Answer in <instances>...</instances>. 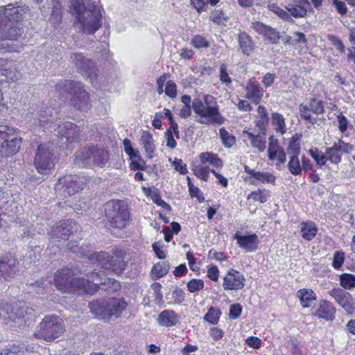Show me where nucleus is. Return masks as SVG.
Wrapping results in <instances>:
<instances>
[{
	"mask_svg": "<svg viewBox=\"0 0 355 355\" xmlns=\"http://www.w3.org/2000/svg\"><path fill=\"white\" fill-rule=\"evenodd\" d=\"M185 294L184 292L180 288H175L172 292V299L173 303L180 304L184 301Z\"/></svg>",
	"mask_w": 355,
	"mask_h": 355,
	"instance_id": "nucleus-56",
	"label": "nucleus"
},
{
	"mask_svg": "<svg viewBox=\"0 0 355 355\" xmlns=\"http://www.w3.org/2000/svg\"><path fill=\"white\" fill-rule=\"evenodd\" d=\"M58 134L62 139H65L66 142L76 141L80 136L78 126L71 122H65L58 127Z\"/></svg>",
	"mask_w": 355,
	"mask_h": 355,
	"instance_id": "nucleus-24",
	"label": "nucleus"
},
{
	"mask_svg": "<svg viewBox=\"0 0 355 355\" xmlns=\"http://www.w3.org/2000/svg\"><path fill=\"white\" fill-rule=\"evenodd\" d=\"M110 159L107 150L98 147L83 148L76 153L75 163L85 167H103Z\"/></svg>",
	"mask_w": 355,
	"mask_h": 355,
	"instance_id": "nucleus-8",
	"label": "nucleus"
},
{
	"mask_svg": "<svg viewBox=\"0 0 355 355\" xmlns=\"http://www.w3.org/2000/svg\"><path fill=\"white\" fill-rule=\"evenodd\" d=\"M192 171L195 175L204 181H207L209 173L211 170L209 167L198 165L195 166Z\"/></svg>",
	"mask_w": 355,
	"mask_h": 355,
	"instance_id": "nucleus-50",
	"label": "nucleus"
},
{
	"mask_svg": "<svg viewBox=\"0 0 355 355\" xmlns=\"http://www.w3.org/2000/svg\"><path fill=\"white\" fill-rule=\"evenodd\" d=\"M302 236L306 241L312 240L316 234L317 228L312 223H302L301 224Z\"/></svg>",
	"mask_w": 355,
	"mask_h": 355,
	"instance_id": "nucleus-35",
	"label": "nucleus"
},
{
	"mask_svg": "<svg viewBox=\"0 0 355 355\" xmlns=\"http://www.w3.org/2000/svg\"><path fill=\"white\" fill-rule=\"evenodd\" d=\"M85 184V179L76 175H68L60 178L55 185V190L60 197L71 196L82 190Z\"/></svg>",
	"mask_w": 355,
	"mask_h": 355,
	"instance_id": "nucleus-13",
	"label": "nucleus"
},
{
	"mask_svg": "<svg viewBox=\"0 0 355 355\" xmlns=\"http://www.w3.org/2000/svg\"><path fill=\"white\" fill-rule=\"evenodd\" d=\"M170 269V265L168 262H162L155 264L152 269V272L157 278H160L167 274Z\"/></svg>",
	"mask_w": 355,
	"mask_h": 355,
	"instance_id": "nucleus-43",
	"label": "nucleus"
},
{
	"mask_svg": "<svg viewBox=\"0 0 355 355\" xmlns=\"http://www.w3.org/2000/svg\"><path fill=\"white\" fill-rule=\"evenodd\" d=\"M125 254L122 251H116L110 255L108 270H112L115 274L121 275L125 270L126 262Z\"/></svg>",
	"mask_w": 355,
	"mask_h": 355,
	"instance_id": "nucleus-26",
	"label": "nucleus"
},
{
	"mask_svg": "<svg viewBox=\"0 0 355 355\" xmlns=\"http://www.w3.org/2000/svg\"><path fill=\"white\" fill-rule=\"evenodd\" d=\"M340 286L345 289L350 290L355 287V275L344 273L340 276Z\"/></svg>",
	"mask_w": 355,
	"mask_h": 355,
	"instance_id": "nucleus-41",
	"label": "nucleus"
},
{
	"mask_svg": "<svg viewBox=\"0 0 355 355\" xmlns=\"http://www.w3.org/2000/svg\"><path fill=\"white\" fill-rule=\"evenodd\" d=\"M19 270L18 261L12 256L0 258V281H10Z\"/></svg>",
	"mask_w": 355,
	"mask_h": 355,
	"instance_id": "nucleus-18",
	"label": "nucleus"
},
{
	"mask_svg": "<svg viewBox=\"0 0 355 355\" xmlns=\"http://www.w3.org/2000/svg\"><path fill=\"white\" fill-rule=\"evenodd\" d=\"M329 294L335 299L349 314H352L354 307L351 303V295L342 288H334L329 291Z\"/></svg>",
	"mask_w": 355,
	"mask_h": 355,
	"instance_id": "nucleus-21",
	"label": "nucleus"
},
{
	"mask_svg": "<svg viewBox=\"0 0 355 355\" xmlns=\"http://www.w3.org/2000/svg\"><path fill=\"white\" fill-rule=\"evenodd\" d=\"M309 155L320 166H324L327 160V155L319 150L318 148L310 149Z\"/></svg>",
	"mask_w": 355,
	"mask_h": 355,
	"instance_id": "nucleus-46",
	"label": "nucleus"
},
{
	"mask_svg": "<svg viewBox=\"0 0 355 355\" xmlns=\"http://www.w3.org/2000/svg\"><path fill=\"white\" fill-rule=\"evenodd\" d=\"M64 331L62 320L57 315H51L43 318L33 336L37 339L51 341L60 336Z\"/></svg>",
	"mask_w": 355,
	"mask_h": 355,
	"instance_id": "nucleus-6",
	"label": "nucleus"
},
{
	"mask_svg": "<svg viewBox=\"0 0 355 355\" xmlns=\"http://www.w3.org/2000/svg\"><path fill=\"white\" fill-rule=\"evenodd\" d=\"M267 8L270 11L275 13L281 19L285 21L292 20L289 13L279 7L276 3H269L268 4Z\"/></svg>",
	"mask_w": 355,
	"mask_h": 355,
	"instance_id": "nucleus-44",
	"label": "nucleus"
},
{
	"mask_svg": "<svg viewBox=\"0 0 355 355\" xmlns=\"http://www.w3.org/2000/svg\"><path fill=\"white\" fill-rule=\"evenodd\" d=\"M130 166V168L133 171H144L146 168V162L142 158L131 161Z\"/></svg>",
	"mask_w": 355,
	"mask_h": 355,
	"instance_id": "nucleus-62",
	"label": "nucleus"
},
{
	"mask_svg": "<svg viewBox=\"0 0 355 355\" xmlns=\"http://www.w3.org/2000/svg\"><path fill=\"white\" fill-rule=\"evenodd\" d=\"M245 343L254 349H259L261 347L262 342L258 337L250 336L246 339Z\"/></svg>",
	"mask_w": 355,
	"mask_h": 355,
	"instance_id": "nucleus-64",
	"label": "nucleus"
},
{
	"mask_svg": "<svg viewBox=\"0 0 355 355\" xmlns=\"http://www.w3.org/2000/svg\"><path fill=\"white\" fill-rule=\"evenodd\" d=\"M233 238L236 240L238 245L247 252H254L258 248L259 239L256 234L243 236L237 232Z\"/></svg>",
	"mask_w": 355,
	"mask_h": 355,
	"instance_id": "nucleus-22",
	"label": "nucleus"
},
{
	"mask_svg": "<svg viewBox=\"0 0 355 355\" xmlns=\"http://www.w3.org/2000/svg\"><path fill=\"white\" fill-rule=\"evenodd\" d=\"M22 139L13 129L8 126L0 127V157H7L16 154L21 145Z\"/></svg>",
	"mask_w": 355,
	"mask_h": 355,
	"instance_id": "nucleus-9",
	"label": "nucleus"
},
{
	"mask_svg": "<svg viewBox=\"0 0 355 355\" xmlns=\"http://www.w3.org/2000/svg\"><path fill=\"white\" fill-rule=\"evenodd\" d=\"M205 284L203 280L198 279H192L187 283V288L190 293H195L196 291L202 290Z\"/></svg>",
	"mask_w": 355,
	"mask_h": 355,
	"instance_id": "nucleus-52",
	"label": "nucleus"
},
{
	"mask_svg": "<svg viewBox=\"0 0 355 355\" xmlns=\"http://www.w3.org/2000/svg\"><path fill=\"white\" fill-rule=\"evenodd\" d=\"M332 4L335 6L337 12L341 15H345L347 12V8L345 3L339 0H332Z\"/></svg>",
	"mask_w": 355,
	"mask_h": 355,
	"instance_id": "nucleus-63",
	"label": "nucleus"
},
{
	"mask_svg": "<svg viewBox=\"0 0 355 355\" xmlns=\"http://www.w3.org/2000/svg\"><path fill=\"white\" fill-rule=\"evenodd\" d=\"M221 312L219 309L211 306L204 315V320L211 324H216L218 322Z\"/></svg>",
	"mask_w": 355,
	"mask_h": 355,
	"instance_id": "nucleus-42",
	"label": "nucleus"
},
{
	"mask_svg": "<svg viewBox=\"0 0 355 355\" xmlns=\"http://www.w3.org/2000/svg\"><path fill=\"white\" fill-rule=\"evenodd\" d=\"M90 312L98 319L114 320L127 308L126 302L121 298L109 297L94 300L89 304Z\"/></svg>",
	"mask_w": 355,
	"mask_h": 355,
	"instance_id": "nucleus-4",
	"label": "nucleus"
},
{
	"mask_svg": "<svg viewBox=\"0 0 355 355\" xmlns=\"http://www.w3.org/2000/svg\"><path fill=\"white\" fill-rule=\"evenodd\" d=\"M165 94L170 98H173L177 96V86L174 82L169 80L166 84Z\"/></svg>",
	"mask_w": 355,
	"mask_h": 355,
	"instance_id": "nucleus-58",
	"label": "nucleus"
},
{
	"mask_svg": "<svg viewBox=\"0 0 355 355\" xmlns=\"http://www.w3.org/2000/svg\"><path fill=\"white\" fill-rule=\"evenodd\" d=\"M297 297L304 308L309 307L312 302L316 300V294L311 290L302 288L297 292Z\"/></svg>",
	"mask_w": 355,
	"mask_h": 355,
	"instance_id": "nucleus-31",
	"label": "nucleus"
},
{
	"mask_svg": "<svg viewBox=\"0 0 355 355\" xmlns=\"http://www.w3.org/2000/svg\"><path fill=\"white\" fill-rule=\"evenodd\" d=\"M325 154L327 155V160L334 164H338L341 160V153L338 149V146L336 142L334 143L333 146L327 148L325 150Z\"/></svg>",
	"mask_w": 355,
	"mask_h": 355,
	"instance_id": "nucleus-38",
	"label": "nucleus"
},
{
	"mask_svg": "<svg viewBox=\"0 0 355 355\" xmlns=\"http://www.w3.org/2000/svg\"><path fill=\"white\" fill-rule=\"evenodd\" d=\"M324 103L322 100L311 98L300 106V117L309 123L314 124L319 116L324 112Z\"/></svg>",
	"mask_w": 355,
	"mask_h": 355,
	"instance_id": "nucleus-14",
	"label": "nucleus"
},
{
	"mask_svg": "<svg viewBox=\"0 0 355 355\" xmlns=\"http://www.w3.org/2000/svg\"><path fill=\"white\" fill-rule=\"evenodd\" d=\"M243 135H247L248 139H250L252 147L257 148L260 152L265 150L266 143L265 134L255 135L248 131H243Z\"/></svg>",
	"mask_w": 355,
	"mask_h": 355,
	"instance_id": "nucleus-33",
	"label": "nucleus"
},
{
	"mask_svg": "<svg viewBox=\"0 0 355 355\" xmlns=\"http://www.w3.org/2000/svg\"><path fill=\"white\" fill-rule=\"evenodd\" d=\"M219 78L220 80L227 85L232 83V79L228 75V73L227 71V66L225 64H222L220 67Z\"/></svg>",
	"mask_w": 355,
	"mask_h": 355,
	"instance_id": "nucleus-57",
	"label": "nucleus"
},
{
	"mask_svg": "<svg viewBox=\"0 0 355 355\" xmlns=\"http://www.w3.org/2000/svg\"><path fill=\"white\" fill-rule=\"evenodd\" d=\"M272 44L277 43L279 40V33L272 27L269 26L264 35Z\"/></svg>",
	"mask_w": 355,
	"mask_h": 355,
	"instance_id": "nucleus-59",
	"label": "nucleus"
},
{
	"mask_svg": "<svg viewBox=\"0 0 355 355\" xmlns=\"http://www.w3.org/2000/svg\"><path fill=\"white\" fill-rule=\"evenodd\" d=\"M151 288L155 293V301L157 304L163 302V295L161 292L162 285L159 282L153 283Z\"/></svg>",
	"mask_w": 355,
	"mask_h": 355,
	"instance_id": "nucleus-55",
	"label": "nucleus"
},
{
	"mask_svg": "<svg viewBox=\"0 0 355 355\" xmlns=\"http://www.w3.org/2000/svg\"><path fill=\"white\" fill-rule=\"evenodd\" d=\"M210 19L218 25H225L228 18L222 10H214L211 12Z\"/></svg>",
	"mask_w": 355,
	"mask_h": 355,
	"instance_id": "nucleus-47",
	"label": "nucleus"
},
{
	"mask_svg": "<svg viewBox=\"0 0 355 355\" xmlns=\"http://www.w3.org/2000/svg\"><path fill=\"white\" fill-rule=\"evenodd\" d=\"M242 306L239 304H232L230 307L229 315L231 318L236 319L241 313Z\"/></svg>",
	"mask_w": 355,
	"mask_h": 355,
	"instance_id": "nucleus-61",
	"label": "nucleus"
},
{
	"mask_svg": "<svg viewBox=\"0 0 355 355\" xmlns=\"http://www.w3.org/2000/svg\"><path fill=\"white\" fill-rule=\"evenodd\" d=\"M192 108L194 112L200 118L197 121L201 124H219L224 123L225 119L219 112V107H207L203 102L195 98L192 102Z\"/></svg>",
	"mask_w": 355,
	"mask_h": 355,
	"instance_id": "nucleus-11",
	"label": "nucleus"
},
{
	"mask_svg": "<svg viewBox=\"0 0 355 355\" xmlns=\"http://www.w3.org/2000/svg\"><path fill=\"white\" fill-rule=\"evenodd\" d=\"M287 167L289 172L293 175H300L302 173V168H301L300 160L296 154L290 156Z\"/></svg>",
	"mask_w": 355,
	"mask_h": 355,
	"instance_id": "nucleus-39",
	"label": "nucleus"
},
{
	"mask_svg": "<svg viewBox=\"0 0 355 355\" xmlns=\"http://www.w3.org/2000/svg\"><path fill=\"white\" fill-rule=\"evenodd\" d=\"M106 225L110 230H122L129 219V212L125 203L109 201L105 205Z\"/></svg>",
	"mask_w": 355,
	"mask_h": 355,
	"instance_id": "nucleus-7",
	"label": "nucleus"
},
{
	"mask_svg": "<svg viewBox=\"0 0 355 355\" xmlns=\"http://www.w3.org/2000/svg\"><path fill=\"white\" fill-rule=\"evenodd\" d=\"M63 86L68 93L73 95L72 103L75 107L82 112L87 111L91 107L88 93L82 83L66 80Z\"/></svg>",
	"mask_w": 355,
	"mask_h": 355,
	"instance_id": "nucleus-10",
	"label": "nucleus"
},
{
	"mask_svg": "<svg viewBox=\"0 0 355 355\" xmlns=\"http://www.w3.org/2000/svg\"><path fill=\"white\" fill-rule=\"evenodd\" d=\"M83 273L92 281H98L99 277V272H96V269L87 273L85 270L82 271L77 268L75 269L64 268L58 270L55 274V286L58 290L63 293L76 292L88 295H93L99 289L110 293L119 289L120 284L114 279L107 277L103 282L101 280L99 283H92L88 279L80 278L79 274Z\"/></svg>",
	"mask_w": 355,
	"mask_h": 355,
	"instance_id": "nucleus-1",
	"label": "nucleus"
},
{
	"mask_svg": "<svg viewBox=\"0 0 355 355\" xmlns=\"http://www.w3.org/2000/svg\"><path fill=\"white\" fill-rule=\"evenodd\" d=\"M244 276L239 271L232 269L224 277L223 288L225 290H239L243 288Z\"/></svg>",
	"mask_w": 355,
	"mask_h": 355,
	"instance_id": "nucleus-20",
	"label": "nucleus"
},
{
	"mask_svg": "<svg viewBox=\"0 0 355 355\" xmlns=\"http://www.w3.org/2000/svg\"><path fill=\"white\" fill-rule=\"evenodd\" d=\"M141 140L145 150L146 157L153 159L156 150V145L153 135L147 131H144L141 135Z\"/></svg>",
	"mask_w": 355,
	"mask_h": 355,
	"instance_id": "nucleus-28",
	"label": "nucleus"
},
{
	"mask_svg": "<svg viewBox=\"0 0 355 355\" xmlns=\"http://www.w3.org/2000/svg\"><path fill=\"white\" fill-rule=\"evenodd\" d=\"M336 309L327 300H320L315 308L313 314L318 318L332 321L335 318Z\"/></svg>",
	"mask_w": 355,
	"mask_h": 355,
	"instance_id": "nucleus-23",
	"label": "nucleus"
},
{
	"mask_svg": "<svg viewBox=\"0 0 355 355\" xmlns=\"http://www.w3.org/2000/svg\"><path fill=\"white\" fill-rule=\"evenodd\" d=\"M191 44L196 49L207 48L209 42L207 38L200 35H195L191 40Z\"/></svg>",
	"mask_w": 355,
	"mask_h": 355,
	"instance_id": "nucleus-51",
	"label": "nucleus"
},
{
	"mask_svg": "<svg viewBox=\"0 0 355 355\" xmlns=\"http://www.w3.org/2000/svg\"><path fill=\"white\" fill-rule=\"evenodd\" d=\"M30 345L25 346L23 343H13L1 350L0 355H26L33 349Z\"/></svg>",
	"mask_w": 355,
	"mask_h": 355,
	"instance_id": "nucleus-29",
	"label": "nucleus"
},
{
	"mask_svg": "<svg viewBox=\"0 0 355 355\" xmlns=\"http://www.w3.org/2000/svg\"><path fill=\"white\" fill-rule=\"evenodd\" d=\"M257 126L260 130H264L266 125L268 123V116L266 109L263 106L259 105L257 108Z\"/></svg>",
	"mask_w": 355,
	"mask_h": 355,
	"instance_id": "nucleus-40",
	"label": "nucleus"
},
{
	"mask_svg": "<svg viewBox=\"0 0 355 355\" xmlns=\"http://www.w3.org/2000/svg\"><path fill=\"white\" fill-rule=\"evenodd\" d=\"M69 249L79 257H87L89 259L95 264L101 266V268L108 270L110 264V255L106 252H99L96 253H89L86 252L83 248L75 245L73 242L68 244Z\"/></svg>",
	"mask_w": 355,
	"mask_h": 355,
	"instance_id": "nucleus-16",
	"label": "nucleus"
},
{
	"mask_svg": "<svg viewBox=\"0 0 355 355\" xmlns=\"http://www.w3.org/2000/svg\"><path fill=\"white\" fill-rule=\"evenodd\" d=\"M70 61L80 71L85 73L91 80L96 78V68L94 62L89 58H86L81 53H74L71 55Z\"/></svg>",
	"mask_w": 355,
	"mask_h": 355,
	"instance_id": "nucleus-17",
	"label": "nucleus"
},
{
	"mask_svg": "<svg viewBox=\"0 0 355 355\" xmlns=\"http://www.w3.org/2000/svg\"><path fill=\"white\" fill-rule=\"evenodd\" d=\"M275 175L270 173L256 171L253 178L250 180V183L253 185H257V182H261L262 183H271L275 184Z\"/></svg>",
	"mask_w": 355,
	"mask_h": 355,
	"instance_id": "nucleus-34",
	"label": "nucleus"
},
{
	"mask_svg": "<svg viewBox=\"0 0 355 355\" xmlns=\"http://www.w3.org/2000/svg\"><path fill=\"white\" fill-rule=\"evenodd\" d=\"M78 226L76 223L72 220L60 221L58 225L54 226L49 233L50 242L53 246L58 245L62 241L68 240L69 237L76 232Z\"/></svg>",
	"mask_w": 355,
	"mask_h": 355,
	"instance_id": "nucleus-15",
	"label": "nucleus"
},
{
	"mask_svg": "<svg viewBox=\"0 0 355 355\" xmlns=\"http://www.w3.org/2000/svg\"><path fill=\"white\" fill-rule=\"evenodd\" d=\"M246 96L248 98L252 99L253 102L258 104L263 95V89L255 83L250 81L245 86Z\"/></svg>",
	"mask_w": 355,
	"mask_h": 355,
	"instance_id": "nucleus-27",
	"label": "nucleus"
},
{
	"mask_svg": "<svg viewBox=\"0 0 355 355\" xmlns=\"http://www.w3.org/2000/svg\"><path fill=\"white\" fill-rule=\"evenodd\" d=\"M30 112L32 123L35 125L45 126L49 123H53L55 117L53 116L54 110L51 107L44 106L40 108L34 109Z\"/></svg>",
	"mask_w": 355,
	"mask_h": 355,
	"instance_id": "nucleus-19",
	"label": "nucleus"
},
{
	"mask_svg": "<svg viewBox=\"0 0 355 355\" xmlns=\"http://www.w3.org/2000/svg\"><path fill=\"white\" fill-rule=\"evenodd\" d=\"M53 155V146L52 144H42L37 146L34 158V165L40 173L47 175L51 173L54 168Z\"/></svg>",
	"mask_w": 355,
	"mask_h": 355,
	"instance_id": "nucleus-12",
	"label": "nucleus"
},
{
	"mask_svg": "<svg viewBox=\"0 0 355 355\" xmlns=\"http://www.w3.org/2000/svg\"><path fill=\"white\" fill-rule=\"evenodd\" d=\"M345 261V253L342 251H336L334 254L332 266L335 269H339Z\"/></svg>",
	"mask_w": 355,
	"mask_h": 355,
	"instance_id": "nucleus-54",
	"label": "nucleus"
},
{
	"mask_svg": "<svg viewBox=\"0 0 355 355\" xmlns=\"http://www.w3.org/2000/svg\"><path fill=\"white\" fill-rule=\"evenodd\" d=\"M173 166L182 175H185L188 173L187 164L183 163L181 159L175 158Z\"/></svg>",
	"mask_w": 355,
	"mask_h": 355,
	"instance_id": "nucleus-60",
	"label": "nucleus"
},
{
	"mask_svg": "<svg viewBox=\"0 0 355 355\" xmlns=\"http://www.w3.org/2000/svg\"><path fill=\"white\" fill-rule=\"evenodd\" d=\"M268 197V192L265 189L261 190L260 189L252 191L248 196V198H252L254 200L259 201L261 203L266 202Z\"/></svg>",
	"mask_w": 355,
	"mask_h": 355,
	"instance_id": "nucleus-48",
	"label": "nucleus"
},
{
	"mask_svg": "<svg viewBox=\"0 0 355 355\" xmlns=\"http://www.w3.org/2000/svg\"><path fill=\"white\" fill-rule=\"evenodd\" d=\"M51 279H41L36 281L32 284V286L35 289L37 293H42L43 290L46 288L51 286Z\"/></svg>",
	"mask_w": 355,
	"mask_h": 355,
	"instance_id": "nucleus-53",
	"label": "nucleus"
},
{
	"mask_svg": "<svg viewBox=\"0 0 355 355\" xmlns=\"http://www.w3.org/2000/svg\"><path fill=\"white\" fill-rule=\"evenodd\" d=\"M272 123L277 132H279L281 135H284L286 132L285 119L281 114L278 112L272 114Z\"/></svg>",
	"mask_w": 355,
	"mask_h": 355,
	"instance_id": "nucleus-37",
	"label": "nucleus"
},
{
	"mask_svg": "<svg viewBox=\"0 0 355 355\" xmlns=\"http://www.w3.org/2000/svg\"><path fill=\"white\" fill-rule=\"evenodd\" d=\"M220 137L225 146L230 148L235 143V137L230 135L225 128H222L219 130Z\"/></svg>",
	"mask_w": 355,
	"mask_h": 355,
	"instance_id": "nucleus-49",
	"label": "nucleus"
},
{
	"mask_svg": "<svg viewBox=\"0 0 355 355\" xmlns=\"http://www.w3.org/2000/svg\"><path fill=\"white\" fill-rule=\"evenodd\" d=\"M285 8L289 13L290 16H292L295 18L304 17L306 15L307 13L306 8L302 5L289 3Z\"/></svg>",
	"mask_w": 355,
	"mask_h": 355,
	"instance_id": "nucleus-36",
	"label": "nucleus"
},
{
	"mask_svg": "<svg viewBox=\"0 0 355 355\" xmlns=\"http://www.w3.org/2000/svg\"><path fill=\"white\" fill-rule=\"evenodd\" d=\"M69 8L75 26L85 34H94L101 27V8L92 0H71Z\"/></svg>",
	"mask_w": 355,
	"mask_h": 355,
	"instance_id": "nucleus-2",
	"label": "nucleus"
},
{
	"mask_svg": "<svg viewBox=\"0 0 355 355\" xmlns=\"http://www.w3.org/2000/svg\"><path fill=\"white\" fill-rule=\"evenodd\" d=\"M240 48L243 54L249 55L253 50L254 44L250 37L245 32L238 35Z\"/></svg>",
	"mask_w": 355,
	"mask_h": 355,
	"instance_id": "nucleus-32",
	"label": "nucleus"
},
{
	"mask_svg": "<svg viewBox=\"0 0 355 355\" xmlns=\"http://www.w3.org/2000/svg\"><path fill=\"white\" fill-rule=\"evenodd\" d=\"M268 155L270 160L277 159L279 164H284L286 161V153L272 135L269 138Z\"/></svg>",
	"mask_w": 355,
	"mask_h": 355,
	"instance_id": "nucleus-25",
	"label": "nucleus"
},
{
	"mask_svg": "<svg viewBox=\"0 0 355 355\" xmlns=\"http://www.w3.org/2000/svg\"><path fill=\"white\" fill-rule=\"evenodd\" d=\"M35 312V306H28L22 301L4 304L0 306V320L10 323L11 327L23 328L32 324Z\"/></svg>",
	"mask_w": 355,
	"mask_h": 355,
	"instance_id": "nucleus-3",
	"label": "nucleus"
},
{
	"mask_svg": "<svg viewBox=\"0 0 355 355\" xmlns=\"http://www.w3.org/2000/svg\"><path fill=\"white\" fill-rule=\"evenodd\" d=\"M19 10L12 3L0 8V38L16 40L24 33L19 23Z\"/></svg>",
	"mask_w": 355,
	"mask_h": 355,
	"instance_id": "nucleus-5",
	"label": "nucleus"
},
{
	"mask_svg": "<svg viewBox=\"0 0 355 355\" xmlns=\"http://www.w3.org/2000/svg\"><path fill=\"white\" fill-rule=\"evenodd\" d=\"M158 323L164 327L175 326L178 322V317L173 310H164L162 311L158 318Z\"/></svg>",
	"mask_w": 355,
	"mask_h": 355,
	"instance_id": "nucleus-30",
	"label": "nucleus"
},
{
	"mask_svg": "<svg viewBox=\"0 0 355 355\" xmlns=\"http://www.w3.org/2000/svg\"><path fill=\"white\" fill-rule=\"evenodd\" d=\"M8 62L6 60L0 58V76H6L8 78H10L12 81L17 80L20 75H14L11 76V71L8 68Z\"/></svg>",
	"mask_w": 355,
	"mask_h": 355,
	"instance_id": "nucleus-45",
	"label": "nucleus"
}]
</instances>
